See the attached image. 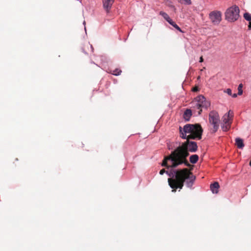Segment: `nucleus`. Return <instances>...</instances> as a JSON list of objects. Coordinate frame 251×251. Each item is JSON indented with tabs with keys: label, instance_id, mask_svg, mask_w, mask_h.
Returning <instances> with one entry per match:
<instances>
[{
	"label": "nucleus",
	"instance_id": "f257e3e1",
	"mask_svg": "<svg viewBox=\"0 0 251 251\" xmlns=\"http://www.w3.org/2000/svg\"><path fill=\"white\" fill-rule=\"evenodd\" d=\"M165 173L172 177L168 179V182L170 187L173 189V192H176L177 188L182 189L184 182H186L188 187H191L196 179V176L187 168L177 170L172 169L170 172L163 169L160 171L159 174L162 175Z\"/></svg>",
	"mask_w": 251,
	"mask_h": 251
},
{
	"label": "nucleus",
	"instance_id": "f03ea898",
	"mask_svg": "<svg viewBox=\"0 0 251 251\" xmlns=\"http://www.w3.org/2000/svg\"><path fill=\"white\" fill-rule=\"evenodd\" d=\"M180 136L183 139H201L203 129L199 124H186L179 127Z\"/></svg>",
	"mask_w": 251,
	"mask_h": 251
},
{
	"label": "nucleus",
	"instance_id": "7ed1b4c3",
	"mask_svg": "<svg viewBox=\"0 0 251 251\" xmlns=\"http://www.w3.org/2000/svg\"><path fill=\"white\" fill-rule=\"evenodd\" d=\"M186 141L182 143L181 146L177 147L175 150L179 156L184 162L186 166H190V164L187 160V157L189 155V151L196 152L198 149L197 143L194 141H190V139H186Z\"/></svg>",
	"mask_w": 251,
	"mask_h": 251
},
{
	"label": "nucleus",
	"instance_id": "20e7f679",
	"mask_svg": "<svg viewBox=\"0 0 251 251\" xmlns=\"http://www.w3.org/2000/svg\"><path fill=\"white\" fill-rule=\"evenodd\" d=\"M182 164H184V162L182 160L176 150H175L171 152L170 155L165 157L161 165L162 166L166 167L169 169L170 168H176Z\"/></svg>",
	"mask_w": 251,
	"mask_h": 251
},
{
	"label": "nucleus",
	"instance_id": "39448f33",
	"mask_svg": "<svg viewBox=\"0 0 251 251\" xmlns=\"http://www.w3.org/2000/svg\"><path fill=\"white\" fill-rule=\"evenodd\" d=\"M192 108L194 112L201 115L202 109H207L210 106V102L202 95H201L195 98L192 102Z\"/></svg>",
	"mask_w": 251,
	"mask_h": 251
},
{
	"label": "nucleus",
	"instance_id": "423d86ee",
	"mask_svg": "<svg viewBox=\"0 0 251 251\" xmlns=\"http://www.w3.org/2000/svg\"><path fill=\"white\" fill-rule=\"evenodd\" d=\"M209 123L212 126L211 130L212 132H216L219 127L220 117L218 113L214 110L211 111L209 113Z\"/></svg>",
	"mask_w": 251,
	"mask_h": 251
},
{
	"label": "nucleus",
	"instance_id": "0eeeda50",
	"mask_svg": "<svg viewBox=\"0 0 251 251\" xmlns=\"http://www.w3.org/2000/svg\"><path fill=\"white\" fill-rule=\"evenodd\" d=\"M239 8L237 6L229 7L225 13L226 20L230 22L236 21L239 17Z\"/></svg>",
	"mask_w": 251,
	"mask_h": 251
},
{
	"label": "nucleus",
	"instance_id": "6e6552de",
	"mask_svg": "<svg viewBox=\"0 0 251 251\" xmlns=\"http://www.w3.org/2000/svg\"><path fill=\"white\" fill-rule=\"evenodd\" d=\"M222 14L220 11H213L209 14L210 19L214 25H218L222 20Z\"/></svg>",
	"mask_w": 251,
	"mask_h": 251
},
{
	"label": "nucleus",
	"instance_id": "1a4fd4ad",
	"mask_svg": "<svg viewBox=\"0 0 251 251\" xmlns=\"http://www.w3.org/2000/svg\"><path fill=\"white\" fill-rule=\"evenodd\" d=\"M115 0H103V7L107 13H109Z\"/></svg>",
	"mask_w": 251,
	"mask_h": 251
},
{
	"label": "nucleus",
	"instance_id": "9d476101",
	"mask_svg": "<svg viewBox=\"0 0 251 251\" xmlns=\"http://www.w3.org/2000/svg\"><path fill=\"white\" fill-rule=\"evenodd\" d=\"M233 113L231 110H229L228 113L225 114L223 117V122L224 124H231V121L233 117Z\"/></svg>",
	"mask_w": 251,
	"mask_h": 251
},
{
	"label": "nucleus",
	"instance_id": "9b49d317",
	"mask_svg": "<svg viewBox=\"0 0 251 251\" xmlns=\"http://www.w3.org/2000/svg\"><path fill=\"white\" fill-rule=\"evenodd\" d=\"M82 50L86 54H88L93 51V47L89 43H86L84 44L83 47L82 48Z\"/></svg>",
	"mask_w": 251,
	"mask_h": 251
},
{
	"label": "nucleus",
	"instance_id": "f8f14e48",
	"mask_svg": "<svg viewBox=\"0 0 251 251\" xmlns=\"http://www.w3.org/2000/svg\"><path fill=\"white\" fill-rule=\"evenodd\" d=\"M220 186L217 182H215L213 184H211L210 185V189L212 192L213 193H218V189L219 188Z\"/></svg>",
	"mask_w": 251,
	"mask_h": 251
},
{
	"label": "nucleus",
	"instance_id": "ddd939ff",
	"mask_svg": "<svg viewBox=\"0 0 251 251\" xmlns=\"http://www.w3.org/2000/svg\"><path fill=\"white\" fill-rule=\"evenodd\" d=\"M192 116V110L189 109H186L183 114V118L187 121H189Z\"/></svg>",
	"mask_w": 251,
	"mask_h": 251
},
{
	"label": "nucleus",
	"instance_id": "4468645a",
	"mask_svg": "<svg viewBox=\"0 0 251 251\" xmlns=\"http://www.w3.org/2000/svg\"><path fill=\"white\" fill-rule=\"evenodd\" d=\"M235 144L239 149H242L244 147L243 140L240 138L235 139Z\"/></svg>",
	"mask_w": 251,
	"mask_h": 251
},
{
	"label": "nucleus",
	"instance_id": "2eb2a0df",
	"mask_svg": "<svg viewBox=\"0 0 251 251\" xmlns=\"http://www.w3.org/2000/svg\"><path fill=\"white\" fill-rule=\"evenodd\" d=\"M199 159V156L197 154L192 155L190 157V161L191 163L195 164L197 162Z\"/></svg>",
	"mask_w": 251,
	"mask_h": 251
},
{
	"label": "nucleus",
	"instance_id": "dca6fc26",
	"mask_svg": "<svg viewBox=\"0 0 251 251\" xmlns=\"http://www.w3.org/2000/svg\"><path fill=\"white\" fill-rule=\"evenodd\" d=\"M160 15H161L169 23L172 21L170 18L169 15L163 11H160L159 13Z\"/></svg>",
	"mask_w": 251,
	"mask_h": 251
},
{
	"label": "nucleus",
	"instance_id": "f3484780",
	"mask_svg": "<svg viewBox=\"0 0 251 251\" xmlns=\"http://www.w3.org/2000/svg\"><path fill=\"white\" fill-rule=\"evenodd\" d=\"M230 124H224L222 126V128L223 131H226L229 129L230 128Z\"/></svg>",
	"mask_w": 251,
	"mask_h": 251
},
{
	"label": "nucleus",
	"instance_id": "a211bd4d",
	"mask_svg": "<svg viewBox=\"0 0 251 251\" xmlns=\"http://www.w3.org/2000/svg\"><path fill=\"white\" fill-rule=\"evenodd\" d=\"M170 25H171L173 26H174L176 29L181 32H183L181 28L174 22L173 20L169 23Z\"/></svg>",
	"mask_w": 251,
	"mask_h": 251
},
{
	"label": "nucleus",
	"instance_id": "6ab92c4d",
	"mask_svg": "<svg viewBox=\"0 0 251 251\" xmlns=\"http://www.w3.org/2000/svg\"><path fill=\"white\" fill-rule=\"evenodd\" d=\"M244 18L248 21H251V14L249 13H244Z\"/></svg>",
	"mask_w": 251,
	"mask_h": 251
},
{
	"label": "nucleus",
	"instance_id": "aec40b11",
	"mask_svg": "<svg viewBox=\"0 0 251 251\" xmlns=\"http://www.w3.org/2000/svg\"><path fill=\"white\" fill-rule=\"evenodd\" d=\"M121 72H122V71L121 70H120L119 69H116L113 71V72L111 73V74L115 75H120Z\"/></svg>",
	"mask_w": 251,
	"mask_h": 251
},
{
	"label": "nucleus",
	"instance_id": "412c9836",
	"mask_svg": "<svg viewBox=\"0 0 251 251\" xmlns=\"http://www.w3.org/2000/svg\"><path fill=\"white\" fill-rule=\"evenodd\" d=\"M242 88H243V84L242 83H241L239 85L238 87V95H241L243 94Z\"/></svg>",
	"mask_w": 251,
	"mask_h": 251
},
{
	"label": "nucleus",
	"instance_id": "4be33fe9",
	"mask_svg": "<svg viewBox=\"0 0 251 251\" xmlns=\"http://www.w3.org/2000/svg\"><path fill=\"white\" fill-rule=\"evenodd\" d=\"M179 2L185 4L190 5L192 2L191 0H178Z\"/></svg>",
	"mask_w": 251,
	"mask_h": 251
},
{
	"label": "nucleus",
	"instance_id": "5701e85b",
	"mask_svg": "<svg viewBox=\"0 0 251 251\" xmlns=\"http://www.w3.org/2000/svg\"><path fill=\"white\" fill-rule=\"evenodd\" d=\"M224 92L226 93L229 95L231 96L232 95V91L229 88H228L225 90H224Z\"/></svg>",
	"mask_w": 251,
	"mask_h": 251
},
{
	"label": "nucleus",
	"instance_id": "b1692460",
	"mask_svg": "<svg viewBox=\"0 0 251 251\" xmlns=\"http://www.w3.org/2000/svg\"><path fill=\"white\" fill-rule=\"evenodd\" d=\"M192 91L193 92H197L199 91V88L197 86H195V87H194L193 89H192Z\"/></svg>",
	"mask_w": 251,
	"mask_h": 251
},
{
	"label": "nucleus",
	"instance_id": "393cba45",
	"mask_svg": "<svg viewBox=\"0 0 251 251\" xmlns=\"http://www.w3.org/2000/svg\"><path fill=\"white\" fill-rule=\"evenodd\" d=\"M203 61V59L202 58V56H201L200 58V62H202Z\"/></svg>",
	"mask_w": 251,
	"mask_h": 251
},
{
	"label": "nucleus",
	"instance_id": "a878e982",
	"mask_svg": "<svg viewBox=\"0 0 251 251\" xmlns=\"http://www.w3.org/2000/svg\"><path fill=\"white\" fill-rule=\"evenodd\" d=\"M231 96H232V97L233 98H236V97H237V94L235 93V94H234L232 95Z\"/></svg>",
	"mask_w": 251,
	"mask_h": 251
},
{
	"label": "nucleus",
	"instance_id": "bb28decb",
	"mask_svg": "<svg viewBox=\"0 0 251 251\" xmlns=\"http://www.w3.org/2000/svg\"><path fill=\"white\" fill-rule=\"evenodd\" d=\"M249 29L251 28V21H250L249 25Z\"/></svg>",
	"mask_w": 251,
	"mask_h": 251
}]
</instances>
